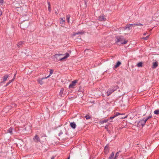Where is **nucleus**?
Masks as SVG:
<instances>
[{"mask_svg":"<svg viewBox=\"0 0 159 159\" xmlns=\"http://www.w3.org/2000/svg\"><path fill=\"white\" fill-rule=\"evenodd\" d=\"M7 131L10 134H12V128H10Z\"/></svg>","mask_w":159,"mask_h":159,"instance_id":"nucleus-20","label":"nucleus"},{"mask_svg":"<svg viewBox=\"0 0 159 159\" xmlns=\"http://www.w3.org/2000/svg\"><path fill=\"white\" fill-rule=\"evenodd\" d=\"M9 84L8 82L6 84V86H7Z\"/></svg>","mask_w":159,"mask_h":159,"instance_id":"nucleus-39","label":"nucleus"},{"mask_svg":"<svg viewBox=\"0 0 159 159\" xmlns=\"http://www.w3.org/2000/svg\"><path fill=\"white\" fill-rule=\"evenodd\" d=\"M54 158H55L54 157V156H52V158H51V159H54Z\"/></svg>","mask_w":159,"mask_h":159,"instance_id":"nucleus-40","label":"nucleus"},{"mask_svg":"<svg viewBox=\"0 0 159 159\" xmlns=\"http://www.w3.org/2000/svg\"><path fill=\"white\" fill-rule=\"evenodd\" d=\"M85 117L87 120L89 119L90 118V116L89 115H87L85 116Z\"/></svg>","mask_w":159,"mask_h":159,"instance_id":"nucleus-28","label":"nucleus"},{"mask_svg":"<svg viewBox=\"0 0 159 159\" xmlns=\"http://www.w3.org/2000/svg\"><path fill=\"white\" fill-rule=\"evenodd\" d=\"M63 55L62 54H55L53 56L54 58H55L57 61H62L64 59H65L69 56V54L68 53H66V55L62 58L60 57V56Z\"/></svg>","mask_w":159,"mask_h":159,"instance_id":"nucleus-1","label":"nucleus"},{"mask_svg":"<svg viewBox=\"0 0 159 159\" xmlns=\"http://www.w3.org/2000/svg\"><path fill=\"white\" fill-rule=\"evenodd\" d=\"M2 14V11L0 10V16H1Z\"/></svg>","mask_w":159,"mask_h":159,"instance_id":"nucleus-38","label":"nucleus"},{"mask_svg":"<svg viewBox=\"0 0 159 159\" xmlns=\"http://www.w3.org/2000/svg\"><path fill=\"white\" fill-rule=\"evenodd\" d=\"M134 26V25L133 24H130L129 25H126L125 29H128L129 30H130L131 29L132 26Z\"/></svg>","mask_w":159,"mask_h":159,"instance_id":"nucleus-10","label":"nucleus"},{"mask_svg":"<svg viewBox=\"0 0 159 159\" xmlns=\"http://www.w3.org/2000/svg\"><path fill=\"white\" fill-rule=\"evenodd\" d=\"M70 16L69 15H68L66 16V20L67 22H69L70 21Z\"/></svg>","mask_w":159,"mask_h":159,"instance_id":"nucleus-23","label":"nucleus"},{"mask_svg":"<svg viewBox=\"0 0 159 159\" xmlns=\"http://www.w3.org/2000/svg\"><path fill=\"white\" fill-rule=\"evenodd\" d=\"M44 79H45V78H43L41 79H39L38 80V82L40 84L42 85L43 84V82L42 81V80Z\"/></svg>","mask_w":159,"mask_h":159,"instance_id":"nucleus-18","label":"nucleus"},{"mask_svg":"<svg viewBox=\"0 0 159 159\" xmlns=\"http://www.w3.org/2000/svg\"><path fill=\"white\" fill-rule=\"evenodd\" d=\"M60 24L62 26H64L65 24V18L64 17L60 19Z\"/></svg>","mask_w":159,"mask_h":159,"instance_id":"nucleus-6","label":"nucleus"},{"mask_svg":"<svg viewBox=\"0 0 159 159\" xmlns=\"http://www.w3.org/2000/svg\"><path fill=\"white\" fill-rule=\"evenodd\" d=\"M117 89V87H116V88L114 89H109L107 91V96H108L111 94L112 92H113L115 90Z\"/></svg>","mask_w":159,"mask_h":159,"instance_id":"nucleus-4","label":"nucleus"},{"mask_svg":"<svg viewBox=\"0 0 159 159\" xmlns=\"http://www.w3.org/2000/svg\"><path fill=\"white\" fill-rule=\"evenodd\" d=\"M143 35H146V33H144L143 34Z\"/></svg>","mask_w":159,"mask_h":159,"instance_id":"nucleus-42","label":"nucleus"},{"mask_svg":"<svg viewBox=\"0 0 159 159\" xmlns=\"http://www.w3.org/2000/svg\"><path fill=\"white\" fill-rule=\"evenodd\" d=\"M152 117V116L151 115H149L148 117H146V118H143L145 120V121L146 122L150 118Z\"/></svg>","mask_w":159,"mask_h":159,"instance_id":"nucleus-19","label":"nucleus"},{"mask_svg":"<svg viewBox=\"0 0 159 159\" xmlns=\"http://www.w3.org/2000/svg\"><path fill=\"white\" fill-rule=\"evenodd\" d=\"M8 77H9V75H4L2 78V79H3V82H5L7 80V79L8 78Z\"/></svg>","mask_w":159,"mask_h":159,"instance_id":"nucleus-13","label":"nucleus"},{"mask_svg":"<svg viewBox=\"0 0 159 159\" xmlns=\"http://www.w3.org/2000/svg\"><path fill=\"white\" fill-rule=\"evenodd\" d=\"M153 66L152 68H155L157 66L158 64L157 62H153Z\"/></svg>","mask_w":159,"mask_h":159,"instance_id":"nucleus-16","label":"nucleus"},{"mask_svg":"<svg viewBox=\"0 0 159 159\" xmlns=\"http://www.w3.org/2000/svg\"><path fill=\"white\" fill-rule=\"evenodd\" d=\"M24 43V41L20 42L17 43V46L20 48L23 46Z\"/></svg>","mask_w":159,"mask_h":159,"instance_id":"nucleus-8","label":"nucleus"},{"mask_svg":"<svg viewBox=\"0 0 159 159\" xmlns=\"http://www.w3.org/2000/svg\"><path fill=\"white\" fill-rule=\"evenodd\" d=\"M133 25H143L140 24V23H135L134 24H133Z\"/></svg>","mask_w":159,"mask_h":159,"instance_id":"nucleus-26","label":"nucleus"},{"mask_svg":"<svg viewBox=\"0 0 159 159\" xmlns=\"http://www.w3.org/2000/svg\"><path fill=\"white\" fill-rule=\"evenodd\" d=\"M115 117H116V116H115L114 115V116H111V117H110V119H114V118Z\"/></svg>","mask_w":159,"mask_h":159,"instance_id":"nucleus-36","label":"nucleus"},{"mask_svg":"<svg viewBox=\"0 0 159 159\" xmlns=\"http://www.w3.org/2000/svg\"><path fill=\"white\" fill-rule=\"evenodd\" d=\"M119 152H116V153L115 156L116 159L119 156Z\"/></svg>","mask_w":159,"mask_h":159,"instance_id":"nucleus-29","label":"nucleus"},{"mask_svg":"<svg viewBox=\"0 0 159 159\" xmlns=\"http://www.w3.org/2000/svg\"><path fill=\"white\" fill-rule=\"evenodd\" d=\"M53 70L51 69L50 70V74L49 75L47 76V77H45V78H47L49 77L53 73Z\"/></svg>","mask_w":159,"mask_h":159,"instance_id":"nucleus-22","label":"nucleus"},{"mask_svg":"<svg viewBox=\"0 0 159 159\" xmlns=\"http://www.w3.org/2000/svg\"><path fill=\"white\" fill-rule=\"evenodd\" d=\"M98 20L100 21H105L106 20V18L105 16L102 15L99 17Z\"/></svg>","mask_w":159,"mask_h":159,"instance_id":"nucleus-7","label":"nucleus"},{"mask_svg":"<svg viewBox=\"0 0 159 159\" xmlns=\"http://www.w3.org/2000/svg\"><path fill=\"white\" fill-rule=\"evenodd\" d=\"M143 63L142 62H139L137 64V66L139 67H142V66Z\"/></svg>","mask_w":159,"mask_h":159,"instance_id":"nucleus-21","label":"nucleus"},{"mask_svg":"<svg viewBox=\"0 0 159 159\" xmlns=\"http://www.w3.org/2000/svg\"><path fill=\"white\" fill-rule=\"evenodd\" d=\"M154 113L155 114H159V110H156L154 111Z\"/></svg>","mask_w":159,"mask_h":159,"instance_id":"nucleus-25","label":"nucleus"},{"mask_svg":"<svg viewBox=\"0 0 159 159\" xmlns=\"http://www.w3.org/2000/svg\"><path fill=\"white\" fill-rule=\"evenodd\" d=\"M34 141L36 142H40L39 137L37 135H36L33 138Z\"/></svg>","mask_w":159,"mask_h":159,"instance_id":"nucleus-9","label":"nucleus"},{"mask_svg":"<svg viewBox=\"0 0 159 159\" xmlns=\"http://www.w3.org/2000/svg\"><path fill=\"white\" fill-rule=\"evenodd\" d=\"M115 117H116V116H115L114 115V116H111V117H110V119H114V118Z\"/></svg>","mask_w":159,"mask_h":159,"instance_id":"nucleus-35","label":"nucleus"},{"mask_svg":"<svg viewBox=\"0 0 159 159\" xmlns=\"http://www.w3.org/2000/svg\"><path fill=\"white\" fill-rule=\"evenodd\" d=\"M70 157H69L67 159H70Z\"/></svg>","mask_w":159,"mask_h":159,"instance_id":"nucleus-43","label":"nucleus"},{"mask_svg":"<svg viewBox=\"0 0 159 159\" xmlns=\"http://www.w3.org/2000/svg\"><path fill=\"white\" fill-rule=\"evenodd\" d=\"M146 121H145V120L143 119L142 120H141L139 121L137 123V125L138 126H143L144 125Z\"/></svg>","mask_w":159,"mask_h":159,"instance_id":"nucleus-3","label":"nucleus"},{"mask_svg":"<svg viewBox=\"0 0 159 159\" xmlns=\"http://www.w3.org/2000/svg\"><path fill=\"white\" fill-rule=\"evenodd\" d=\"M3 0H0V4H2L3 3Z\"/></svg>","mask_w":159,"mask_h":159,"instance_id":"nucleus-37","label":"nucleus"},{"mask_svg":"<svg viewBox=\"0 0 159 159\" xmlns=\"http://www.w3.org/2000/svg\"><path fill=\"white\" fill-rule=\"evenodd\" d=\"M70 125L74 129H75L76 127V124L74 122L70 123Z\"/></svg>","mask_w":159,"mask_h":159,"instance_id":"nucleus-14","label":"nucleus"},{"mask_svg":"<svg viewBox=\"0 0 159 159\" xmlns=\"http://www.w3.org/2000/svg\"><path fill=\"white\" fill-rule=\"evenodd\" d=\"M82 33V32H78L77 33H74L73 34H72V36H75L76 35L78 34H81Z\"/></svg>","mask_w":159,"mask_h":159,"instance_id":"nucleus-24","label":"nucleus"},{"mask_svg":"<svg viewBox=\"0 0 159 159\" xmlns=\"http://www.w3.org/2000/svg\"><path fill=\"white\" fill-rule=\"evenodd\" d=\"M48 10L49 11H50L51 10V9L50 8V4L49 2H48Z\"/></svg>","mask_w":159,"mask_h":159,"instance_id":"nucleus-30","label":"nucleus"},{"mask_svg":"<svg viewBox=\"0 0 159 159\" xmlns=\"http://www.w3.org/2000/svg\"><path fill=\"white\" fill-rule=\"evenodd\" d=\"M121 64V62L120 61H118L116 63L115 66L114 67V69H116Z\"/></svg>","mask_w":159,"mask_h":159,"instance_id":"nucleus-12","label":"nucleus"},{"mask_svg":"<svg viewBox=\"0 0 159 159\" xmlns=\"http://www.w3.org/2000/svg\"><path fill=\"white\" fill-rule=\"evenodd\" d=\"M63 91H64V89L63 88H61L60 90V92L59 93V95L60 96H61V97L62 96V95L63 93Z\"/></svg>","mask_w":159,"mask_h":159,"instance_id":"nucleus-17","label":"nucleus"},{"mask_svg":"<svg viewBox=\"0 0 159 159\" xmlns=\"http://www.w3.org/2000/svg\"><path fill=\"white\" fill-rule=\"evenodd\" d=\"M107 120H104L102 121L101 122V123H105V122H107Z\"/></svg>","mask_w":159,"mask_h":159,"instance_id":"nucleus-33","label":"nucleus"},{"mask_svg":"<svg viewBox=\"0 0 159 159\" xmlns=\"http://www.w3.org/2000/svg\"><path fill=\"white\" fill-rule=\"evenodd\" d=\"M104 152L106 153L107 154L109 151V147L107 145H106L104 149Z\"/></svg>","mask_w":159,"mask_h":159,"instance_id":"nucleus-15","label":"nucleus"},{"mask_svg":"<svg viewBox=\"0 0 159 159\" xmlns=\"http://www.w3.org/2000/svg\"><path fill=\"white\" fill-rule=\"evenodd\" d=\"M149 35H148V36H146V37H143L142 38V39H144L145 40H147L149 38Z\"/></svg>","mask_w":159,"mask_h":159,"instance_id":"nucleus-27","label":"nucleus"},{"mask_svg":"<svg viewBox=\"0 0 159 159\" xmlns=\"http://www.w3.org/2000/svg\"><path fill=\"white\" fill-rule=\"evenodd\" d=\"M84 2L85 3V5L87 7V3L88 2V0H84Z\"/></svg>","mask_w":159,"mask_h":159,"instance_id":"nucleus-32","label":"nucleus"},{"mask_svg":"<svg viewBox=\"0 0 159 159\" xmlns=\"http://www.w3.org/2000/svg\"><path fill=\"white\" fill-rule=\"evenodd\" d=\"M108 159H116L114 156V153L112 152L110 155Z\"/></svg>","mask_w":159,"mask_h":159,"instance_id":"nucleus-11","label":"nucleus"},{"mask_svg":"<svg viewBox=\"0 0 159 159\" xmlns=\"http://www.w3.org/2000/svg\"><path fill=\"white\" fill-rule=\"evenodd\" d=\"M14 80V79H12V80H10L9 82H8V83L10 84Z\"/></svg>","mask_w":159,"mask_h":159,"instance_id":"nucleus-34","label":"nucleus"},{"mask_svg":"<svg viewBox=\"0 0 159 159\" xmlns=\"http://www.w3.org/2000/svg\"><path fill=\"white\" fill-rule=\"evenodd\" d=\"M77 80H75L72 82V83L69 85V88H74V86L77 83Z\"/></svg>","mask_w":159,"mask_h":159,"instance_id":"nucleus-5","label":"nucleus"},{"mask_svg":"<svg viewBox=\"0 0 159 159\" xmlns=\"http://www.w3.org/2000/svg\"><path fill=\"white\" fill-rule=\"evenodd\" d=\"M122 115V114H120V113H119L118 112H116L115 113V116L116 117V116H118V115Z\"/></svg>","mask_w":159,"mask_h":159,"instance_id":"nucleus-31","label":"nucleus"},{"mask_svg":"<svg viewBox=\"0 0 159 159\" xmlns=\"http://www.w3.org/2000/svg\"><path fill=\"white\" fill-rule=\"evenodd\" d=\"M16 75V74H15L14 76V78L13 79H14V80L15 78V76Z\"/></svg>","mask_w":159,"mask_h":159,"instance_id":"nucleus-41","label":"nucleus"},{"mask_svg":"<svg viewBox=\"0 0 159 159\" xmlns=\"http://www.w3.org/2000/svg\"><path fill=\"white\" fill-rule=\"evenodd\" d=\"M116 43L120 42L121 44H125L128 42L127 40H125L122 36H118L116 38Z\"/></svg>","mask_w":159,"mask_h":159,"instance_id":"nucleus-2","label":"nucleus"}]
</instances>
